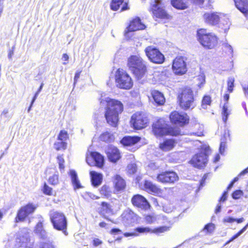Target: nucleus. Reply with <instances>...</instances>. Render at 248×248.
I'll use <instances>...</instances> for the list:
<instances>
[{"mask_svg": "<svg viewBox=\"0 0 248 248\" xmlns=\"http://www.w3.org/2000/svg\"><path fill=\"white\" fill-rule=\"evenodd\" d=\"M106 102L105 118L107 123L111 127H116L119 121V115L124 110V105L119 100L107 98Z\"/></svg>", "mask_w": 248, "mask_h": 248, "instance_id": "obj_1", "label": "nucleus"}, {"mask_svg": "<svg viewBox=\"0 0 248 248\" xmlns=\"http://www.w3.org/2000/svg\"><path fill=\"white\" fill-rule=\"evenodd\" d=\"M152 132L156 138L166 136L178 137L184 135L178 126H172L163 118H159L153 123Z\"/></svg>", "mask_w": 248, "mask_h": 248, "instance_id": "obj_2", "label": "nucleus"}, {"mask_svg": "<svg viewBox=\"0 0 248 248\" xmlns=\"http://www.w3.org/2000/svg\"><path fill=\"white\" fill-rule=\"evenodd\" d=\"M127 66L136 79L146 77L148 72L147 62L139 55L130 56L127 59Z\"/></svg>", "mask_w": 248, "mask_h": 248, "instance_id": "obj_3", "label": "nucleus"}, {"mask_svg": "<svg viewBox=\"0 0 248 248\" xmlns=\"http://www.w3.org/2000/svg\"><path fill=\"white\" fill-rule=\"evenodd\" d=\"M177 100L178 105L183 110L192 109L196 106L194 93L189 87L185 86L180 89Z\"/></svg>", "mask_w": 248, "mask_h": 248, "instance_id": "obj_4", "label": "nucleus"}, {"mask_svg": "<svg viewBox=\"0 0 248 248\" xmlns=\"http://www.w3.org/2000/svg\"><path fill=\"white\" fill-rule=\"evenodd\" d=\"M196 35L198 41L205 49H214L218 45V37L214 33L207 32L206 29L201 28L198 29L197 31Z\"/></svg>", "mask_w": 248, "mask_h": 248, "instance_id": "obj_5", "label": "nucleus"}, {"mask_svg": "<svg viewBox=\"0 0 248 248\" xmlns=\"http://www.w3.org/2000/svg\"><path fill=\"white\" fill-rule=\"evenodd\" d=\"M115 82L117 88L125 90L131 89L133 86V81L127 72L122 68L117 69L115 75Z\"/></svg>", "mask_w": 248, "mask_h": 248, "instance_id": "obj_6", "label": "nucleus"}, {"mask_svg": "<svg viewBox=\"0 0 248 248\" xmlns=\"http://www.w3.org/2000/svg\"><path fill=\"white\" fill-rule=\"evenodd\" d=\"M49 219L53 228L57 231L66 232L67 220L63 213L52 210L49 213Z\"/></svg>", "mask_w": 248, "mask_h": 248, "instance_id": "obj_7", "label": "nucleus"}, {"mask_svg": "<svg viewBox=\"0 0 248 248\" xmlns=\"http://www.w3.org/2000/svg\"><path fill=\"white\" fill-rule=\"evenodd\" d=\"M160 0H153L150 3V12L154 18L169 20L172 17L164 7L159 5Z\"/></svg>", "mask_w": 248, "mask_h": 248, "instance_id": "obj_8", "label": "nucleus"}, {"mask_svg": "<svg viewBox=\"0 0 248 248\" xmlns=\"http://www.w3.org/2000/svg\"><path fill=\"white\" fill-rule=\"evenodd\" d=\"M130 123L134 129L140 130L148 126L149 120L145 112L138 111L132 115Z\"/></svg>", "mask_w": 248, "mask_h": 248, "instance_id": "obj_9", "label": "nucleus"}, {"mask_svg": "<svg viewBox=\"0 0 248 248\" xmlns=\"http://www.w3.org/2000/svg\"><path fill=\"white\" fill-rule=\"evenodd\" d=\"M178 174L172 170H166L158 173L156 176L157 181L164 185H173L179 180Z\"/></svg>", "mask_w": 248, "mask_h": 248, "instance_id": "obj_10", "label": "nucleus"}, {"mask_svg": "<svg viewBox=\"0 0 248 248\" xmlns=\"http://www.w3.org/2000/svg\"><path fill=\"white\" fill-rule=\"evenodd\" d=\"M144 51L150 62L155 64H162L165 62V56L158 48L153 46H147Z\"/></svg>", "mask_w": 248, "mask_h": 248, "instance_id": "obj_11", "label": "nucleus"}, {"mask_svg": "<svg viewBox=\"0 0 248 248\" xmlns=\"http://www.w3.org/2000/svg\"><path fill=\"white\" fill-rule=\"evenodd\" d=\"M169 119L172 124L180 127H184L189 123L190 118L186 113H182L176 110L170 112Z\"/></svg>", "mask_w": 248, "mask_h": 248, "instance_id": "obj_12", "label": "nucleus"}, {"mask_svg": "<svg viewBox=\"0 0 248 248\" xmlns=\"http://www.w3.org/2000/svg\"><path fill=\"white\" fill-rule=\"evenodd\" d=\"M36 208V205L30 202L21 206L17 212L15 218V222L18 223L24 221L29 215L34 212Z\"/></svg>", "mask_w": 248, "mask_h": 248, "instance_id": "obj_13", "label": "nucleus"}, {"mask_svg": "<svg viewBox=\"0 0 248 248\" xmlns=\"http://www.w3.org/2000/svg\"><path fill=\"white\" fill-rule=\"evenodd\" d=\"M105 153L108 160L111 163H115L122 158L119 149L113 145H108L107 147Z\"/></svg>", "mask_w": 248, "mask_h": 248, "instance_id": "obj_14", "label": "nucleus"}, {"mask_svg": "<svg viewBox=\"0 0 248 248\" xmlns=\"http://www.w3.org/2000/svg\"><path fill=\"white\" fill-rule=\"evenodd\" d=\"M188 1L194 4L202 5L204 0H170V4L177 10H183L188 8Z\"/></svg>", "mask_w": 248, "mask_h": 248, "instance_id": "obj_15", "label": "nucleus"}, {"mask_svg": "<svg viewBox=\"0 0 248 248\" xmlns=\"http://www.w3.org/2000/svg\"><path fill=\"white\" fill-rule=\"evenodd\" d=\"M172 69L176 75H182L187 71L186 63L183 57H176L173 61Z\"/></svg>", "mask_w": 248, "mask_h": 248, "instance_id": "obj_16", "label": "nucleus"}, {"mask_svg": "<svg viewBox=\"0 0 248 248\" xmlns=\"http://www.w3.org/2000/svg\"><path fill=\"white\" fill-rule=\"evenodd\" d=\"M131 202L134 206L144 210H149L151 208V205L146 199L139 194L132 196Z\"/></svg>", "mask_w": 248, "mask_h": 248, "instance_id": "obj_17", "label": "nucleus"}, {"mask_svg": "<svg viewBox=\"0 0 248 248\" xmlns=\"http://www.w3.org/2000/svg\"><path fill=\"white\" fill-rule=\"evenodd\" d=\"M191 164L199 169L204 168L207 162V155L205 152H201L195 155L191 159Z\"/></svg>", "mask_w": 248, "mask_h": 248, "instance_id": "obj_18", "label": "nucleus"}, {"mask_svg": "<svg viewBox=\"0 0 248 248\" xmlns=\"http://www.w3.org/2000/svg\"><path fill=\"white\" fill-rule=\"evenodd\" d=\"M145 28V26L142 23L140 18L137 16L130 21L129 25L126 27L125 33L127 34L130 32L144 30Z\"/></svg>", "mask_w": 248, "mask_h": 248, "instance_id": "obj_19", "label": "nucleus"}, {"mask_svg": "<svg viewBox=\"0 0 248 248\" xmlns=\"http://www.w3.org/2000/svg\"><path fill=\"white\" fill-rule=\"evenodd\" d=\"M177 143V140L173 138H167L158 144V149L163 152H170L174 149Z\"/></svg>", "mask_w": 248, "mask_h": 248, "instance_id": "obj_20", "label": "nucleus"}, {"mask_svg": "<svg viewBox=\"0 0 248 248\" xmlns=\"http://www.w3.org/2000/svg\"><path fill=\"white\" fill-rule=\"evenodd\" d=\"M114 191L116 193L125 190L126 187L125 181L119 174L114 175L112 178Z\"/></svg>", "mask_w": 248, "mask_h": 248, "instance_id": "obj_21", "label": "nucleus"}, {"mask_svg": "<svg viewBox=\"0 0 248 248\" xmlns=\"http://www.w3.org/2000/svg\"><path fill=\"white\" fill-rule=\"evenodd\" d=\"M98 213L103 218L111 221V220L106 216L107 214H112L113 213L112 206L108 202L105 201L101 202Z\"/></svg>", "mask_w": 248, "mask_h": 248, "instance_id": "obj_22", "label": "nucleus"}, {"mask_svg": "<svg viewBox=\"0 0 248 248\" xmlns=\"http://www.w3.org/2000/svg\"><path fill=\"white\" fill-rule=\"evenodd\" d=\"M110 8L113 11L120 10L121 12L130 9L128 3L124 1V0H111L110 2Z\"/></svg>", "mask_w": 248, "mask_h": 248, "instance_id": "obj_23", "label": "nucleus"}, {"mask_svg": "<svg viewBox=\"0 0 248 248\" xmlns=\"http://www.w3.org/2000/svg\"><path fill=\"white\" fill-rule=\"evenodd\" d=\"M203 17L204 22L211 26L217 25L220 21L219 16L217 12L205 13Z\"/></svg>", "mask_w": 248, "mask_h": 248, "instance_id": "obj_24", "label": "nucleus"}, {"mask_svg": "<svg viewBox=\"0 0 248 248\" xmlns=\"http://www.w3.org/2000/svg\"><path fill=\"white\" fill-rule=\"evenodd\" d=\"M150 93L154 103L156 106H161L165 104L166 99L162 93L156 90H152Z\"/></svg>", "mask_w": 248, "mask_h": 248, "instance_id": "obj_25", "label": "nucleus"}, {"mask_svg": "<svg viewBox=\"0 0 248 248\" xmlns=\"http://www.w3.org/2000/svg\"><path fill=\"white\" fill-rule=\"evenodd\" d=\"M141 140V137L138 136H125L120 142L124 147H130L139 143Z\"/></svg>", "mask_w": 248, "mask_h": 248, "instance_id": "obj_26", "label": "nucleus"}, {"mask_svg": "<svg viewBox=\"0 0 248 248\" xmlns=\"http://www.w3.org/2000/svg\"><path fill=\"white\" fill-rule=\"evenodd\" d=\"M145 190L149 193L158 195L162 192L159 186L149 180H145L143 183Z\"/></svg>", "mask_w": 248, "mask_h": 248, "instance_id": "obj_27", "label": "nucleus"}, {"mask_svg": "<svg viewBox=\"0 0 248 248\" xmlns=\"http://www.w3.org/2000/svg\"><path fill=\"white\" fill-rule=\"evenodd\" d=\"M17 239L20 244V246L24 248H40V245L38 246L34 242H31L30 237L28 235L20 236Z\"/></svg>", "mask_w": 248, "mask_h": 248, "instance_id": "obj_28", "label": "nucleus"}, {"mask_svg": "<svg viewBox=\"0 0 248 248\" xmlns=\"http://www.w3.org/2000/svg\"><path fill=\"white\" fill-rule=\"evenodd\" d=\"M236 8L245 16H248V0H233Z\"/></svg>", "mask_w": 248, "mask_h": 248, "instance_id": "obj_29", "label": "nucleus"}, {"mask_svg": "<svg viewBox=\"0 0 248 248\" xmlns=\"http://www.w3.org/2000/svg\"><path fill=\"white\" fill-rule=\"evenodd\" d=\"M89 154L95 162L94 165L99 168H102L105 163L104 156L95 151L91 152Z\"/></svg>", "mask_w": 248, "mask_h": 248, "instance_id": "obj_30", "label": "nucleus"}, {"mask_svg": "<svg viewBox=\"0 0 248 248\" xmlns=\"http://www.w3.org/2000/svg\"><path fill=\"white\" fill-rule=\"evenodd\" d=\"M92 185L95 187L99 186L103 181V175L94 170L90 172Z\"/></svg>", "mask_w": 248, "mask_h": 248, "instance_id": "obj_31", "label": "nucleus"}, {"mask_svg": "<svg viewBox=\"0 0 248 248\" xmlns=\"http://www.w3.org/2000/svg\"><path fill=\"white\" fill-rule=\"evenodd\" d=\"M99 192L102 198L106 199L110 198L112 194L111 187L107 184L103 185L99 189Z\"/></svg>", "mask_w": 248, "mask_h": 248, "instance_id": "obj_32", "label": "nucleus"}, {"mask_svg": "<svg viewBox=\"0 0 248 248\" xmlns=\"http://www.w3.org/2000/svg\"><path fill=\"white\" fill-rule=\"evenodd\" d=\"M99 138L100 141L106 143L112 142L115 140V137L113 134L108 131L103 132L100 134Z\"/></svg>", "mask_w": 248, "mask_h": 248, "instance_id": "obj_33", "label": "nucleus"}, {"mask_svg": "<svg viewBox=\"0 0 248 248\" xmlns=\"http://www.w3.org/2000/svg\"><path fill=\"white\" fill-rule=\"evenodd\" d=\"M70 177L71 178L72 183L75 190L82 188L81 186L77 174L75 170H72L70 172Z\"/></svg>", "mask_w": 248, "mask_h": 248, "instance_id": "obj_34", "label": "nucleus"}, {"mask_svg": "<svg viewBox=\"0 0 248 248\" xmlns=\"http://www.w3.org/2000/svg\"><path fill=\"white\" fill-rule=\"evenodd\" d=\"M41 191L44 195L46 196H55L56 195V191L53 190L52 187L49 186L46 182L43 183Z\"/></svg>", "mask_w": 248, "mask_h": 248, "instance_id": "obj_35", "label": "nucleus"}, {"mask_svg": "<svg viewBox=\"0 0 248 248\" xmlns=\"http://www.w3.org/2000/svg\"><path fill=\"white\" fill-rule=\"evenodd\" d=\"M34 232L36 233L41 235L42 237L46 236V232L44 229L43 223L41 221L36 224L34 228Z\"/></svg>", "mask_w": 248, "mask_h": 248, "instance_id": "obj_36", "label": "nucleus"}, {"mask_svg": "<svg viewBox=\"0 0 248 248\" xmlns=\"http://www.w3.org/2000/svg\"><path fill=\"white\" fill-rule=\"evenodd\" d=\"M171 226H159L152 229V233L159 235L161 233H165L170 230Z\"/></svg>", "mask_w": 248, "mask_h": 248, "instance_id": "obj_37", "label": "nucleus"}, {"mask_svg": "<svg viewBox=\"0 0 248 248\" xmlns=\"http://www.w3.org/2000/svg\"><path fill=\"white\" fill-rule=\"evenodd\" d=\"M123 218L126 221L134 219L136 215L131 210H127L123 214Z\"/></svg>", "mask_w": 248, "mask_h": 248, "instance_id": "obj_38", "label": "nucleus"}, {"mask_svg": "<svg viewBox=\"0 0 248 248\" xmlns=\"http://www.w3.org/2000/svg\"><path fill=\"white\" fill-rule=\"evenodd\" d=\"M48 183L51 186H56L59 184V176L58 174H54L50 176L48 180Z\"/></svg>", "mask_w": 248, "mask_h": 248, "instance_id": "obj_39", "label": "nucleus"}, {"mask_svg": "<svg viewBox=\"0 0 248 248\" xmlns=\"http://www.w3.org/2000/svg\"><path fill=\"white\" fill-rule=\"evenodd\" d=\"M211 97L210 95H204L202 100V107L203 108H206L208 106L211 105Z\"/></svg>", "mask_w": 248, "mask_h": 248, "instance_id": "obj_40", "label": "nucleus"}, {"mask_svg": "<svg viewBox=\"0 0 248 248\" xmlns=\"http://www.w3.org/2000/svg\"><path fill=\"white\" fill-rule=\"evenodd\" d=\"M54 145L55 149L57 151L64 150L67 148V143L63 141L56 142L54 143Z\"/></svg>", "mask_w": 248, "mask_h": 248, "instance_id": "obj_41", "label": "nucleus"}, {"mask_svg": "<svg viewBox=\"0 0 248 248\" xmlns=\"http://www.w3.org/2000/svg\"><path fill=\"white\" fill-rule=\"evenodd\" d=\"M68 139L69 134L65 130H62L60 131V133L57 137L58 140L65 141V140H68Z\"/></svg>", "mask_w": 248, "mask_h": 248, "instance_id": "obj_42", "label": "nucleus"}, {"mask_svg": "<svg viewBox=\"0 0 248 248\" xmlns=\"http://www.w3.org/2000/svg\"><path fill=\"white\" fill-rule=\"evenodd\" d=\"M135 232H137L139 233H152V229H151L148 227H137L135 229Z\"/></svg>", "mask_w": 248, "mask_h": 248, "instance_id": "obj_43", "label": "nucleus"}, {"mask_svg": "<svg viewBox=\"0 0 248 248\" xmlns=\"http://www.w3.org/2000/svg\"><path fill=\"white\" fill-rule=\"evenodd\" d=\"M234 81L235 80L233 78H229L227 80V92L229 93H231L233 91Z\"/></svg>", "mask_w": 248, "mask_h": 248, "instance_id": "obj_44", "label": "nucleus"}, {"mask_svg": "<svg viewBox=\"0 0 248 248\" xmlns=\"http://www.w3.org/2000/svg\"><path fill=\"white\" fill-rule=\"evenodd\" d=\"M215 229V225L212 223H209L206 224L203 230H204L207 233H212Z\"/></svg>", "mask_w": 248, "mask_h": 248, "instance_id": "obj_45", "label": "nucleus"}, {"mask_svg": "<svg viewBox=\"0 0 248 248\" xmlns=\"http://www.w3.org/2000/svg\"><path fill=\"white\" fill-rule=\"evenodd\" d=\"M244 195V192L242 190L237 189L234 190L232 194V199L238 200L240 199Z\"/></svg>", "mask_w": 248, "mask_h": 248, "instance_id": "obj_46", "label": "nucleus"}, {"mask_svg": "<svg viewBox=\"0 0 248 248\" xmlns=\"http://www.w3.org/2000/svg\"><path fill=\"white\" fill-rule=\"evenodd\" d=\"M57 159L58 160V163L59 164V168L60 170H63L65 168L64 166V159L63 157V155H59L57 157Z\"/></svg>", "mask_w": 248, "mask_h": 248, "instance_id": "obj_47", "label": "nucleus"}, {"mask_svg": "<svg viewBox=\"0 0 248 248\" xmlns=\"http://www.w3.org/2000/svg\"><path fill=\"white\" fill-rule=\"evenodd\" d=\"M229 112L228 110V108L227 105L225 104L222 108V119L224 122H226L228 116L229 115Z\"/></svg>", "mask_w": 248, "mask_h": 248, "instance_id": "obj_48", "label": "nucleus"}, {"mask_svg": "<svg viewBox=\"0 0 248 248\" xmlns=\"http://www.w3.org/2000/svg\"><path fill=\"white\" fill-rule=\"evenodd\" d=\"M144 220L146 223L152 224L155 222L156 217L154 215L148 214L145 216Z\"/></svg>", "mask_w": 248, "mask_h": 248, "instance_id": "obj_49", "label": "nucleus"}, {"mask_svg": "<svg viewBox=\"0 0 248 248\" xmlns=\"http://www.w3.org/2000/svg\"><path fill=\"white\" fill-rule=\"evenodd\" d=\"M40 248H56V247L52 242L48 241L41 243Z\"/></svg>", "mask_w": 248, "mask_h": 248, "instance_id": "obj_50", "label": "nucleus"}, {"mask_svg": "<svg viewBox=\"0 0 248 248\" xmlns=\"http://www.w3.org/2000/svg\"><path fill=\"white\" fill-rule=\"evenodd\" d=\"M92 243L94 247H97L102 245L103 244V241L99 238H94L93 239Z\"/></svg>", "mask_w": 248, "mask_h": 248, "instance_id": "obj_51", "label": "nucleus"}, {"mask_svg": "<svg viewBox=\"0 0 248 248\" xmlns=\"http://www.w3.org/2000/svg\"><path fill=\"white\" fill-rule=\"evenodd\" d=\"M223 222L224 223H232L235 222V218H234L231 217H228L224 218L223 219Z\"/></svg>", "mask_w": 248, "mask_h": 248, "instance_id": "obj_52", "label": "nucleus"}, {"mask_svg": "<svg viewBox=\"0 0 248 248\" xmlns=\"http://www.w3.org/2000/svg\"><path fill=\"white\" fill-rule=\"evenodd\" d=\"M242 232L240 230L239 232H238L236 234H235L233 236H232L226 243V244H229L234 239L238 237L240 234H241Z\"/></svg>", "mask_w": 248, "mask_h": 248, "instance_id": "obj_53", "label": "nucleus"}, {"mask_svg": "<svg viewBox=\"0 0 248 248\" xmlns=\"http://www.w3.org/2000/svg\"><path fill=\"white\" fill-rule=\"evenodd\" d=\"M242 232L240 230L239 232H238L236 234H235L233 236H232L226 243V244H229L234 239L238 237L240 234H241Z\"/></svg>", "mask_w": 248, "mask_h": 248, "instance_id": "obj_54", "label": "nucleus"}, {"mask_svg": "<svg viewBox=\"0 0 248 248\" xmlns=\"http://www.w3.org/2000/svg\"><path fill=\"white\" fill-rule=\"evenodd\" d=\"M227 195H228L227 191H224L223 193H222L221 196L220 197V198L219 199V202H224L225 201H226V200L227 199Z\"/></svg>", "mask_w": 248, "mask_h": 248, "instance_id": "obj_55", "label": "nucleus"}, {"mask_svg": "<svg viewBox=\"0 0 248 248\" xmlns=\"http://www.w3.org/2000/svg\"><path fill=\"white\" fill-rule=\"evenodd\" d=\"M226 142L225 141H222L220 142L219 146V152L221 153H222L226 148Z\"/></svg>", "mask_w": 248, "mask_h": 248, "instance_id": "obj_56", "label": "nucleus"}, {"mask_svg": "<svg viewBox=\"0 0 248 248\" xmlns=\"http://www.w3.org/2000/svg\"><path fill=\"white\" fill-rule=\"evenodd\" d=\"M121 230L118 228H112L109 232L111 234H116L121 233Z\"/></svg>", "mask_w": 248, "mask_h": 248, "instance_id": "obj_57", "label": "nucleus"}, {"mask_svg": "<svg viewBox=\"0 0 248 248\" xmlns=\"http://www.w3.org/2000/svg\"><path fill=\"white\" fill-rule=\"evenodd\" d=\"M81 73V71H78L76 72L75 75L74 77V84H76L77 82V81L80 77Z\"/></svg>", "mask_w": 248, "mask_h": 248, "instance_id": "obj_58", "label": "nucleus"}, {"mask_svg": "<svg viewBox=\"0 0 248 248\" xmlns=\"http://www.w3.org/2000/svg\"><path fill=\"white\" fill-rule=\"evenodd\" d=\"M124 235L125 237L136 236H138V234H136L135 232H125L124 233Z\"/></svg>", "mask_w": 248, "mask_h": 248, "instance_id": "obj_59", "label": "nucleus"}, {"mask_svg": "<svg viewBox=\"0 0 248 248\" xmlns=\"http://www.w3.org/2000/svg\"><path fill=\"white\" fill-rule=\"evenodd\" d=\"M128 170L130 173H134L136 171V168L135 166L131 165L128 169Z\"/></svg>", "mask_w": 248, "mask_h": 248, "instance_id": "obj_60", "label": "nucleus"}, {"mask_svg": "<svg viewBox=\"0 0 248 248\" xmlns=\"http://www.w3.org/2000/svg\"><path fill=\"white\" fill-rule=\"evenodd\" d=\"M248 173V167L241 171L238 174V176H242L243 175L246 173Z\"/></svg>", "mask_w": 248, "mask_h": 248, "instance_id": "obj_61", "label": "nucleus"}, {"mask_svg": "<svg viewBox=\"0 0 248 248\" xmlns=\"http://www.w3.org/2000/svg\"><path fill=\"white\" fill-rule=\"evenodd\" d=\"M221 210V205L219 204H217L215 208V212L216 214H217L220 212Z\"/></svg>", "mask_w": 248, "mask_h": 248, "instance_id": "obj_62", "label": "nucleus"}, {"mask_svg": "<svg viewBox=\"0 0 248 248\" xmlns=\"http://www.w3.org/2000/svg\"><path fill=\"white\" fill-rule=\"evenodd\" d=\"M229 98H230V95H229V93H225L224 94L223 98H224V100L226 102L225 104H227V102L229 99Z\"/></svg>", "mask_w": 248, "mask_h": 248, "instance_id": "obj_63", "label": "nucleus"}, {"mask_svg": "<svg viewBox=\"0 0 248 248\" xmlns=\"http://www.w3.org/2000/svg\"><path fill=\"white\" fill-rule=\"evenodd\" d=\"M62 58L64 61L67 62L69 60V56L66 53L62 54Z\"/></svg>", "mask_w": 248, "mask_h": 248, "instance_id": "obj_64", "label": "nucleus"}]
</instances>
